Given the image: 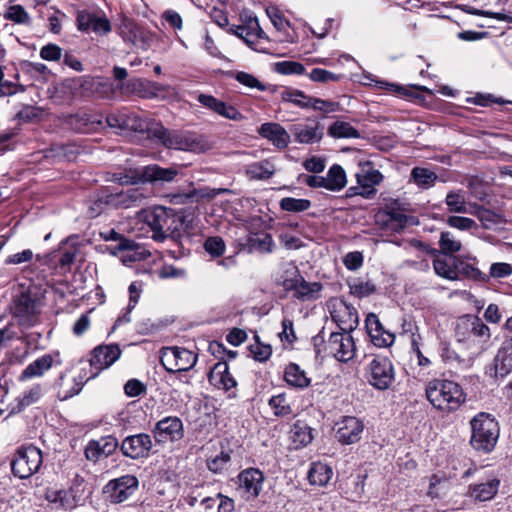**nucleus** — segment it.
<instances>
[{
	"mask_svg": "<svg viewBox=\"0 0 512 512\" xmlns=\"http://www.w3.org/2000/svg\"><path fill=\"white\" fill-rule=\"evenodd\" d=\"M40 57L46 61H57L62 57V49L56 44H47L40 49Z\"/></svg>",
	"mask_w": 512,
	"mask_h": 512,
	"instance_id": "58",
	"label": "nucleus"
},
{
	"mask_svg": "<svg viewBox=\"0 0 512 512\" xmlns=\"http://www.w3.org/2000/svg\"><path fill=\"white\" fill-rule=\"evenodd\" d=\"M215 113L218 115L234 121H241L244 116L232 105H227L225 102L220 101Z\"/></svg>",
	"mask_w": 512,
	"mask_h": 512,
	"instance_id": "56",
	"label": "nucleus"
},
{
	"mask_svg": "<svg viewBox=\"0 0 512 512\" xmlns=\"http://www.w3.org/2000/svg\"><path fill=\"white\" fill-rule=\"evenodd\" d=\"M138 488V479L133 475H124L113 479L104 487V493L111 503H122L132 496Z\"/></svg>",
	"mask_w": 512,
	"mask_h": 512,
	"instance_id": "11",
	"label": "nucleus"
},
{
	"mask_svg": "<svg viewBox=\"0 0 512 512\" xmlns=\"http://www.w3.org/2000/svg\"><path fill=\"white\" fill-rule=\"evenodd\" d=\"M350 293L356 297L363 298L373 294L376 290L375 285L371 281L355 279L349 283Z\"/></svg>",
	"mask_w": 512,
	"mask_h": 512,
	"instance_id": "45",
	"label": "nucleus"
},
{
	"mask_svg": "<svg viewBox=\"0 0 512 512\" xmlns=\"http://www.w3.org/2000/svg\"><path fill=\"white\" fill-rule=\"evenodd\" d=\"M332 476L331 467L321 462L313 463L308 471V480L312 485L325 486Z\"/></svg>",
	"mask_w": 512,
	"mask_h": 512,
	"instance_id": "28",
	"label": "nucleus"
},
{
	"mask_svg": "<svg viewBox=\"0 0 512 512\" xmlns=\"http://www.w3.org/2000/svg\"><path fill=\"white\" fill-rule=\"evenodd\" d=\"M343 263L348 270H357L363 264V256L361 252H349L343 259Z\"/></svg>",
	"mask_w": 512,
	"mask_h": 512,
	"instance_id": "64",
	"label": "nucleus"
},
{
	"mask_svg": "<svg viewBox=\"0 0 512 512\" xmlns=\"http://www.w3.org/2000/svg\"><path fill=\"white\" fill-rule=\"evenodd\" d=\"M184 435L182 421L178 417H166L162 419V442L180 440Z\"/></svg>",
	"mask_w": 512,
	"mask_h": 512,
	"instance_id": "27",
	"label": "nucleus"
},
{
	"mask_svg": "<svg viewBox=\"0 0 512 512\" xmlns=\"http://www.w3.org/2000/svg\"><path fill=\"white\" fill-rule=\"evenodd\" d=\"M105 238L107 240L118 241V244L115 247L108 248L110 252L114 255L119 251H134L136 247V243L134 241L122 237L114 230H111L109 232V235Z\"/></svg>",
	"mask_w": 512,
	"mask_h": 512,
	"instance_id": "47",
	"label": "nucleus"
},
{
	"mask_svg": "<svg viewBox=\"0 0 512 512\" xmlns=\"http://www.w3.org/2000/svg\"><path fill=\"white\" fill-rule=\"evenodd\" d=\"M108 194L104 193L103 195L99 196L93 204L89 207L88 216L91 218L97 217L102 213V211L106 207H111V205L108 204Z\"/></svg>",
	"mask_w": 512,
	"mask_h": 512,
	"instance_id": "62",
	"label": "nucleus"
},
{
	"mask_svg": "<svg viewBox=\"0 0 512 512\" xmlns=\"http://www.w3.org/2000/svg\"><path fill=\"white\" fill-rule=\"evenodd\" d=\"M311 202L308 199H297L293 197H285L280 201V208L283 211L299 213L308 210Z\"/></svg>",
	"mask_w": 512,
	"mask_h": 512,
	"instance_id": "43",
	"label": "nucleus"
},
{
	"mask_svg": "<svg viewBox=\"0 0 512 512\" xmlns=\"http://www.w3.org/2000/svg\"><path fill=\"white\" fill-rule=\"evenodd\" d=\"M414 218L408 216L401 208L400 203L394 200L387 204L383 211L377 214V223L383 228L392 232H401L404 228L413 223Z\"/></svg>",
	"mask_w": 512,
	"mask_h": 512,
	"instance_id": "9",
	"label": "nucleus"
},
{
	"mask_svg": "<svg viewBox=\"0 0 512 512\" xmlns=\"http://www.w3.org/2000/svg\"><path fill=\"white\" fill-rule=\"evenodd\" d=\"M295 141L301 144H313L323 137V129L318 125L294 124L290 128Z\"/></svg>",
	"mask_w": 512,
	"mask_h": 512,
	"instance_id": "23",
	"label": "nucleus"
},
{
	"mask_svg": "<svg viewBox=\"0 0 512 512\" xmlns=\"http://www.w3.org/2000/svg\"><path fill=\"white\" fill-rule=\"evenodd\" d=\"M473 208L475 209L472 211L471 214L475 215L479 221L482 223V226L485 229H491L495 225L499 224L501 221V218L498 214L494 213L493 211L483 208L478 205H473Z\"/></svg>",
	"mask_w": 512,
	"mask_h": 512,
	"instance_id": "41",
	"label": "nucleus"
},
{
	"mask_svg": "<svg viewBox=\"0 0 512 512\" xmlns=\"http://www.w3.org/2000/svg\"><path fill=\"white\" fill-rule=\"evenodd\" d=\"M146 129V123L135 114H127L125 118L124 132L134 131L143 132Z\"/></svg>",
	"mask_w": 512,
	"mask_h": 512,
	"instance_id": "59",
	"label": "nucleus"
},
{
	"mask_svg": "<svg viewBox=\"0 0 512 512\" xmlns=\"http://www.w3.org/2000/svg\"><path fill=\"white\" fill-rule=\"evenodd\" d=\"M447 224L452 227L462 231H467L471 229L477 228L476 222L468 217L462 216H449L447 218Z\"/></svg>",
	"mask_w": 512,
	"mask_h": 512,
	"instance_id": "54",
	"label": "nucleus"
},
{
	"mask_svg": "<svg viewBox=\"0 0 512 512\" xmlns=\"http://www.w3.org/2000/svg\"><path fill=\"white\" fill-rule=\"evenodd\" d=\"M145 195L139 187H132L116 193L108 194V204L113 208L127 209L138 206Z\"/></svg>",
	"mask_w": 512,
	"mask_h": 512,
	"instance_id": "18",
	"label": "nucleus"
},
{
	"mask_svg": "<svg viewBox=\"0 0 512 512\" xmlns=\"http://www.w3.org/2000/svg\"><path fill=\"white\" fill-rule=\"evenodd\" d=\"M264 482L263 473L257 468H248L238 475V490L247 499H255L260 494Z\"/></svg>",
	"mask_w": 512,
	"mask_h": 512,
	"instance_id": "14",
	"label": "nucleus"
},
{
	"mask_svg": "<svg viewBox=\"0 0 512 512\" xmlns=\"http://www.w3.org/2000/svg\"><path fill=\"white\" fill-rule=\"evenodd\" d=\"M12 313L20 325H34L40 313L37 298L32 296L28 290L22 291L19 295L14 297Z\"/></svg>",
	"mask_w": 512,
	"mask_h": 512,
	"instance_id": "8",
	"label": "nucleus"
},
{
	"mask_svg": "<svg viewBox=\"0 0 512 512\" xmlns=\"http://www.w3.org/2000/svg\"><path fill=\"white\" fill-rule=\"evenodd\" d=\"M463 326L465 329L470 330L471 334L487 341L490 338L489 327L478 317H472L458 324V328Z\"/></svg>",
	"mask_w": 512,
	"mask_h": 512,
	"instance_id": "37",
	"label": "nucleus"
},
{
	"mask_svg": "<svg viewBox=\"0 0 512 512\" xmlns=\"http://www.w3.org/2000/svg\"><path fill=\"white\" fill-rule=\"evenodd\" d=\"M368 383L378 390H387L395 381V369L386 356H375L366 366Z\"/></svg>",
	"mask_w": 512,
	"mask_h": 512,
	"instance_id": "7",
	"label": "nucleus"
},
{
	"mask_svg": "<svg viewBox=\"0 0 512 512\" xmlns=\"http://www.w3.org/2000/svg\"><path fill=\"white\" fill-rule=\"evenodd\" d=\"M411 176L418 186L425 189L432 187L438 178L436 173L421 167L413 168Z\"/></svg>",
	"mask_w": 512,
	"mask_h": 512,
	"instance_id": "42",
	"label": "nucleus"
},
{
	"mask_svg": "<svg viewBox=\"0 0 512 512\" xmlns=\"http://www.w3.org/2000/svg\"><path fill=\"white\" fill-rule=\"evenodd\" d=\"M42 396V386L40 384L33 385L29 390L24 391L19 399V405L22 407L30 406L37 402Z\"/></svg>",
	"mask_w": 512,
	"mask_h": 512,
	"instance_id": "53",
	"label": "nucleus"
},
{
	"mask_svg": "<svg viewBox=\"0 0 512 512\" xmlns=\"http://www.w3.org/2000/svg\"><path fill=\"white\" fill-rule=\"evenodd\" d=\"M512 274V265L504 262L493 263L490 267L489 278H504Z\"/></svg>",
	"mask_w": 512,
	"mask_h": 512,
	"instance_id": "60",
	"label": "nucleus"
},
{
	"mask_svg": "<svg viewBox=\"0 0 512 512\" xmlns=\"http://www.w3.org/2000/svg\"><path fill=\"white\" fill-rule=\"evenodd\" d=\"M439 246L446 255L459 252L462 248L461 242L455 239L454 235L448 231L441 232Z\"/></svg>",
	"mask_w": 512,
	"mask_h": 512,
	"instance_id": "44",
	"label": "nucleus"
},
{
	"mask_svg": "<svg viewBox=\"0 0 512 512\" xmlns=\"http://www.w3.org/2000/svg\"><path fill=\"white\" fill-rule=\"evenodd\" d=\"M326 189L330 191H340L346 185V174L339 165H333L325 177Z\"/></svg>",
	"mask_w": 512,
	"mask_h": 512,
	"instance_id": "33",
	"label": "nucleus"
},
{
	"mask_svg": "<svg viewBox=\"0 0 512 512\" xmlns=\"http://www.w3.org/2000/svg\"><path fill=\"white\" fill-rule=\"evenodd\" d=\"M349 316L351 323L346 327H340L341 332H332L327 342H325L323 331L313 337V344L317 353L322 351L319 346L323 345V351L340 362H348L354 358L356 345L350 332L357 325L358 319L356 313L351 311H349Z\"/></svg>",
	"mask_w": 512,
	"mask_h": 512,
	"instance_id": "2",
	"label": "nucleus"
},
{
	"mask_svg": "<svg viewBox=\"0 0 512 512\" xmlns=\"http://www.w3.org/2000/svg\"><path fill=\"white\" fill-rule=\"evenodd\" d=\"M328 134L334 138H353L360 137V132L350 123L345 121H335L328 128Z\"/></svg>",
	"mask_w": 512,
	"mask_h": 512,
	"instance_id": "36",
	"label": "nucleus"
},
{
	"mask_svg": "<svg viewBox=\"0 0 512 512\" xmlns=\"http://www.w3.org/2000/svg\"><path fill=\"white\" fill-rule=\"evenodd\" d=\"M157 210V207L143 209L138 213V218L151 228L152 238L160 241V215Z\"/></svg>",
	"mask_w": 512,
	"mask_h": 512,
	"instance_id": "34",
	"label": "nucleus"
},
{
	"mask_svg": "<svg viewBox=\"0 0 512 512\" xmlns=\"http://www.w3.org/2000/svg\"><path fill=\"white\" fill-rule=\"evenodd\" d=\"M279 95L282 101L290 102L299 108L310 107L311 97L301 90L285 87L279 91Z\"/></svg>",
	"mask_w": 512,
	"mask_h": 512,
	"instance_id": "31",
	"label": "nucleus"
},
{
	"mask_svg": "<svg viewBox=\"0 0 512 512\" xmlns=\"http://www.w3.org/2000/svg\"><path fill=\"white\" fill-rule=\"evenodd\" d=\"M5 19L17 24H30L31 18L21 5H12L5 14Z\"/></svg>",
	"mask_w": 512,
	"mask_h": 512,
	"instance_id": "50",
	"label": "nucleus"
},
{
	"mask_svg": "<svg viewBox=\"0 0 512 512\" xmlns=\"http://www.w3.org/2000/svg\"><path fill=\"white\" fill-rule=\"evenodd\" d=\"M383 179V176L379 170L370 169L365 171L363 174H357L358 184L363 188H370L365 196L369 198L371 195L375 193V190L372 188L373 185L379 184Z\"/></svg>",
	"mask_w": 512,
	"mask_h": 512,
	"instance_id": "38",
	"label": "nucleus"
},
{
	"mask_svg": "<svg viewBox=\"0 0 512 512\" xmlns=\"http://www.w3.org/2000/svg\"><path fill=\"white\" fill-rule=\"evenodd\" d=\"M258 132L279 149H284L289 144L290 136L288 132L278 123H264L260 126Z\"/></svg>",
	"mask_w": 512,
	"mask_h": 512,
	"instance_id": "22",
	"label": "nucleus"
},
{
	"mask_svg": "<svg viewBox=\"0 0 512 512\" xmlns=\"http://www.w3.org/2000/svg\"><path fill=\"white\" fill-rule=\"evenodd\" d=\"M255 340L256 343L249 347L254 359L260 362L268 360L272 354L271 346L261 343L258 335H255Z\"/></svg>",
	"mask_w": 512,
	"mask_h": 512,
	"instance_id": "52",
	"label": "nucleus"
},
{
	"mask_svg": "<svg viewBox=\"0 0 512 512\" xmlns=\"http://www.w3.org/2000/svg\"><path fill=\"white\" fill-rule=\"evenodd\" d=\"M290 434L296 448L308 445L313 439L312 429L302 421L293 424Z\"/></svg>",
	"mask_w": 512,
	"mask_h": 512,
	"instance_id": "30",
	"label": "nucleus"
},
{
	"mask_svg": "<svg viewBox=\"0 0 512 512\" xmlns=\"http://www.w3.org/2000/svg\"><path fill=\"white\" fill-rule=\"evenodd\" d=\"M292 278H285L283 286L286 290H293L295 297L300 300H312L318 298L319 292L323 286L320 282H307L299 273L297 268H293Z\"/></svg>",
	"mask_w": 512,
	"mask_h": 512,
	"instance_id": "12",
	"label": "nucleus"
},
{
	"mask_svg": "<svg viewBox=\"0 0 512 512\" xmlns=\"http://www.w3.org/2000/svg\"><path fill=\"white\" fill-rule=\"evenodd\" d=\"M209 382L219 388L229 391L237 386V382L229 372L228 364L225 361L217 362L208 374Z\"/></svg>",
	"mask_w": 512,
	"mask_h": 512,
	"instance_id": "20",
	"label": "nucleus"
},
{
	"mask_svg": "<svg viewBox=\"0 0 512 512\" xmlns=\"http://www.w3.org/2000/svg\"><path fill=\"white\" fill-rule=\"evenodd\" d=\"M62 359L58 351L44 354L31 362L20 374L19 380L25 381L34 377H41L53 365H61Z\"/></svg>",
	"mask_w": 512,
	"mask_h": 512,
	"instance_id": "16",
	"label": "nucleus"
},
{
	"mask_svg": "<svg viewBox=\"0 0 512 512\" xmlns=\"http://www.w3.org/2000/svg\"><path fill=\"white\" fill-rule=\"evenodd\" d=\"M500 481L493 478L485 483L477 484L472 487L471 495L479 501L491 500L497 493Z\"/></svg>",
	"mask_w": 512,
	"mask_h": 512,
	"instance_id": "32",
	"label": "nucleus"
},
{
	"mask_svg": "<svg viewBox=\"0 0 512 512\" xmlns=\"http://www.w3.org/2000/svg\"><path fill=\"white\" fill-rule=\"evenodd\" d=\"M512 372V338L505 339L486 374L494 379H504Z\"/></svg>",
	"mask_w": 512,
	"mask_h": 512,
	"instance_id": "13",
	"label": "nucleus"
},
{
	"mask_svg": "<svg viewBox=\"0 0 512 512\" xmlns=\"http://www.w3.org/2000/svg\"><path fill=\"white\" fill-rule=\"evenodd\" d=\"M231 461V451L222 450L219 454L207 459V468L214 474L223 473Z\"/></svg>",
	"mask_w": 512,
	"mask_h": 512,
	"instance_id": "40",
	"label": "nucleus"
},
{
	"mask_svg": "<svg viewBox=\"0 0 512 512\" xmlns=\"http://www.w3.org/2000/svg\"><path fill=\"white\" fill-rule=\"evenodd\" d=\"M235 79L240 84L251 89H258L259 91H264L266 89L265 85L262 84L255 76L246 72H238Z\"/></svg>",
	"mask_w": 512,
	"mask_h": 512,
	"instance_id": "55",
	"label": "nucleus"
},
{
	"mask_svg": "<svg viewBox=\"0 0 512 512\" xmlns=\"http://www.w3.org/2000/svg\"><path fill=\"white\" fill-rule=\"evenodd\" d=\"M152 447L151 438L147 434H138L125 438L121 445V451L127 457L136 459L147 456Z\"/></svg>",
	"mask_w": 512,
	"mask_h": 512,
	"instance_id": "17",
	"label": "nucleus"
},
{
	"mask_svg": "<svg viewBox=\"0 0 512 512\" xmlns=\"http://www.w3.org/2000/svg\"><path fill=\"white\" fill-rule=\"evenodd\" d=\"M284 380L289 386L299 389H305L311 383V379L307 377L306 372L295 363L286 366Z\"/></svg>",
	"mask_w": 512,
	"mask_h": 512,
	"instance_id": "25",
	"label": "nucleus"
},
{
	"mask_svg": "<svg viewBox=\"0 0 512 512\" xmlns=\"http://www.w3.org/2000/svg\"><path fill=\"white\" fill-rule=\"evenodd\" d=\"M336 438L342 444H353L361 439L364 424L353 416H345L337 423Z\"/></svg>",
	"mask_w": 512,
	"mask_h": 512,
	"instance_id": "15",
	"label": "nucleus"
},
{
	"mask_svg": "<svg viewBox=\"0 0 512 512\" xmlns=\"http://www.w3.org/2000/svg\"><path fill=\"white\" fill-rule=\"evenodd\" d=\"M100 447L102 448V454H104V457L110 456L118 447L119 443L118 440L111 435L101 437L100 439L96 440Z\"/></svg>",
	"mask_w": 512,
	"mask_h": 512,
	"instance_id": "61",
	"label": "nucleus"
},
{
	"mask_svg": "<svg viewBox=\"0 0 512 512\" xmlns=\"http://www.w3.org/2000/svg\"><path fill=\"white\" fill-rule=\"evenodd\" d=\"M121 355V349L117 344L99 345L92 351V356L89 360V366L94 369L90 376L83 371L73 379V384L70 388L64 385L65 374H61L58 381L59 397L62 400H67L79 394L84 384L92 378H95L100 371L110 367Z\"/></svg>",
	"mask_w": 512,
	"mask_h": 512,
	"instance_id": "1",
	"label": "nucleus"
},
{
	"mask_svg": "<svg viewBox=\"0 0 512 512\" xmlns=\"http://www.w3.org/2000/svg\"><path fill=\"white\" fill-rule=\"evenodd\" d=\"M42 463V451L34 445H28L16 450L10 466L15 477L28 479L39 471Z\"/></svg>",
	"mask_w": 512,
	"mask_h": 512,
	"instance_id": "6",
	"label": "nucleus"
},
{
	"mask_svg": "<svg viewBox=\"0 0 512 512\" xmlns=\"http://www.w3.org/2000/svg\"><path fill=\"white\" fill-rule=\"evenodd\" d=\"M242 26L246 31V36L249 37L251 42H253L255 39H262L266 37L265 32L259 25L257 17L247 16Z\"/></svg>",
	"mask_w": 512,
	"mask_h": 512,
	"instance_id": "46",
	"label": "nucleus"
},
{
	"mask_svg": "<svg viewBox=\"0 0 512 512\" xmlns=\"http://www.w3.org/2000/svg\"><path fill=\"white\" fill-rule=\"evenodd\" d=\"M204 249L212 257H220L224 254L226 245L224 240L219 236L208 237L204 242Z\"/></svg>",
	"mask_w": 512,
	"mask_h": 512,
	"instance_id": "49",
	"label": "nucleus"
},
{
	"mask_svg": "<svg viewBox=\"0 0 512 512\" xmlns=\"http://www.w3.org/2000/svg\"><path fill=\"white\" fill-rule=\"evenodd\" d=\"M160 179V167L158 165L145 166L133 172L132 175H125L121 178V183L136 184L139 182L146 183L157 181Z\"/></svg>",
	"mask_w": 512,
	"mask_h": 512,
	"instance_id": "24",
	"label": "nucleus"
},
{
	"mask_svg": "<svg viewBox=\"0 0 512 512\" xmlns=\"http://www.w3.org/2000/svg\"><path fill=\"white\" fill-rule=\"evenodd\" d=\"M196 360V355L187 349L162 347V368L168 372L187 371L195 365Z\"/></svg>",
	"mask_w": 512,
	"mask_h": 512,
	"instance_id": "10",
	"label": "nucleus"
},
{
	"mask_svg": "<svg viewBox=\"0 0 512 512\" xmlns=\"http://www.w3.org/2000/svg\"><path fill=\"white\" fill-rule=\"evenodd\" d=\"M123 95L136 94L142 98H153L157 96L158 87L143 79L133 78L119 85Z\"/></svg>",
	"mask_w": 512,
	"mask_h": 512,
	"instance_id": "21",
	"label": "nucleus"
},
{
	"mask_svg": "<svg viewBox=\"0 0 512 512\" xmlns=\"http://www.w3.org/2000/svg\"><path fill=\"white\" fill-rule=\"evenodd\" d=\"M214 145V141L206 135L191 131H171L162 127V146L169 149L202 154L212 150Z\"/></svg>",
	"mask_w": 512,
	"mask_h": 512,
	"instance_id": "4",
	"label": "nucleus"
},
{
	"mask_svg": "<svg viewBox=\"0 0 512 512\" xmlns=\"http://www.w3.org/2000/svg\"><path fill=\"white\" fill-rule=\"evenodd\" d=\"M309 78L314 82L327 83L329 81H339L341 76L325 69L315 68L310 72Z\"/></svg>",
	"mask_w": 512,
	"mask_h": 512,
	"instance_id": "57",
	"label": "nucleus"
},
{
	"mask_svg": "<svg viewBox=\"0 0 512 512\" xmlns=\"http://www.w3.org/2000/svg\"><path fill=\"white\" fill-rule=\"evenodd\" d=\"M472 435L471 446L484 453L491 452L499 438V425L494 417L481 412L470 421Z\"/></svg>",
	"mask_w": 512,
	"mask_h": 512,
	"instance_id": "5",
	"label": "nucleus"
},
{
	"mask_svg": "<svg viewBox=\"0 0 512 512\" xmlns=\"http://www.w3.org/2000/svg\"><path fill=\"white\" fill-rule=\"evenodd\" d=\"M274 165L267 161H260L249 166L247 174L253 179L267 180L275 173Z\"/></svg>",
	"mask_w": 512,
	"mask_h": 512,
	"instance_id": "39",
	"label": "nucleus"
},
{
	"mask_svg": "<svg viewBox=\"0 0 512 512\" xmlns=\"http://www.w3.org/2000/svg\"><path fill=\"white\" fill-rule=\"evenodd\" d=\"M366 329L371 338V342L378 347H388L393 344L395 340L394 334L386 331L381 324L377 315L370 313L367 315Z\"/></svg>",
	"mask_w": 512,
	"mask_h": 512,
	"instance_id": "19",
	"label": "nucleus"
},
{
	"mask_svg": "<svg viewBox=\"0 0 512 512\" xmlns=\"http://www.w3.org/2000/svg\"><path fill=\"white\" fill-rule=\"evenodd\" d=\"M425 394L435 409L445 413L458 410L466 400L462 387L448 379L430 380L426 385Z\"/></svg>",
	"mask_w": 512,
	"mask_h": 512,
	"instance_id": "3",
	"label": "nucleus"
},
{
	"mask_svg": "<svg viewBox=\"0 0 512 512\" xmlns=\"http://www.w3.org/2000/svg\"><path fill=\"white\" fill-rule=\"evenodd\" d=\"M253 246L260 252L271 253L274 247V241L270 234H264L254 240Z\"/></svg>",
	"mask_w": 512,
	"mask_h": 512,
	"instance_id": "63",
	"label": "nucleus"
},
{
	"mask_svg": "<svg viewBox=\"0 0 512 512\" xmlns=\"http://www.w3.org/2000/svg\"><path fill=\"white\" fill-rule=\"evenodd\" d=\"M269 406L276 416H287L292 413L291 406L287 403L284 394L275 395L270 398Z\"/></svg>",
	"mask_w": 512,
	"mask_h": 512,
	"instance_id": "48",
	"label": "nucleus"
},
{
	"mask_svg": "<svg viewBox=\"0 0 512 512\" xmlns=\"http://www.w3.org/2000/svg\"><path fill=\"white\" fill-rule=\"evenodd\" d=\"M456 261L457 258L436 257L433 261L435 273L448 280H457Z\"/></svg>",
	"mask_w": 512,
	"mask_h": 512,
	"instance_id": "29",
	"label": "nucleus"
},
{
	"mask_svg": "<svg viewBox=\"0 0 512 512\" xmlns=\"http://www.w3.org/2000/svg\"><path fill=\"white\" fill-rule=\"evenodd\" d=\"M275 70L282 75H301L305 72V67L296 61H281L275 64Z\"/></svg>",
	"mask_w": 512,
	"mask_h": 512,
	"instance_id": "51",
	"label": "nucleus"
},
{
	"mask_svg": "<svg viewBox=\"0 0 512 512\" xmlns=\"http://www.w3.org/2000/svg\"><path fill=\"white\" fill-rule=\"evenodd\" d=\"M456 273L457 279H459L460 276H464L480 282H487L489 280V276L487 274L481 272L474 265L459 258H457L456 261Z\"/></svg>",
	"mask_w": 512,
	"mask_h": 512,
	"instance_id": "35",
	"label": "nucleus"
},
{
	"mask_svg": "<svg viewBox=\"0 0 512 512\" xmlns=\"http://www.w3.org/2000/svg\"><path fill=\"white\" fill-rule=\"evenodd\" d=\"M447 210L450 213L467 214L472 213L473 205L466 202L465 192L463 190H452L448 192L445 198Z\"/></svg>",
	"mask_w": 512,
	"mask_h": 512,
	"instance_id": "26",
	"label": "nucleus"
}]
</instances>
